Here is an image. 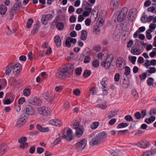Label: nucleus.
I'll use <instances>...</instances> for the list:
<instances>
[{
	"instance_id": "obj_31",
	"label": "nucleus",
	"mask_w": 156,
	"mask_h": 156,
	"mask_svg": "<svg viewBox=\"0 0 156 156\" xmlns=\"http://www.w3.org/2000/svg\"><path fill=\"white\" fill-rule=\"evenodd\" d=\"M102 80V81H101L100 82V83L102 86L103 87V88H107V85L106 83V82L107 81V77H105L103 78Z\"/></svg>"
},
{
	"instance_id": "obj_26",
	"label": "nucleus",
	"mask_w": 156,
	"mask_h": 156,
	"mask_svg": "<svg viewBox=\"0 0 156 156\" xmlns=\"http://www.w3.org/2000/svg\"><path fill=\"white\" fill-rule=\"evenodd\" d=\"M7 7L3 4L0 5V13L1 15H4L7 10Z\"/></svg>"
},
{
	"instance_id": "obj_58",
	"label": "nucleus",
	"mask_w": 156,
	"mask_h": 156,
	"mask_svg": "<svg viewBox=\"0 0 156 156\" xmlns=\"http://www.w3.org/2000/svg\"><path fill=\"white\" fill-rule=\"evenodd\" d=\"M73 93L74 95L79 96L80 95L81 92L79 89L77 88L73 90Z\"/></svg>"
},
{
	"instance_id": "obj_34",
	"label": "nucleus",
	"mask_w": 156,
	"mask_h": 156,
	"mask_svg": "<svg viewBox=\"0 0 156 156\" xmlns=\"http://www.w3.org/2000/svg\"><path fill=\"white\" fill-rule=\"evenodd\" d=\"M17 10L15 9V7L13 5L9 10L10 16H14L15 14L17 13Z\"/></svg>"
},
{
	"instance_id": "obj_63",
	"label": "nucleus",
	"mask_w": 156,
	"mask_h": 156,
	"mask_svg": "<svg viewBox=\"0 0 156 156\" xmlns=\"http://www.w3.org/2000/svg\"><path fill=\"white\" fill-rule=\"evenodd\" d=\"M21 144H22L20 145V148H22L23 149H24L25 147L27 148L28 146V143H27L25 142Z\"/></svg>"
},
{
	"instance_id": "obj_23",
	"label": "nucleus",
	"mask_w": 156,
	"mask_h": 156,
	"mask_svg": "<svg viewBox=\"0 0 156 156\" xmlns=\"http://www.w3.org/2000/svg\"><path fill=\"white\" fill-rule=\"evenodd\" d=\"M56 26L57 29L59 30H62L64 28V23L62 22H58L54 24V27Z\"/></svg>"
},
{
	"instance_id": "obj_13",
	"label": "nucleus",
	"mask_w": 156,
	"mask_h": 156,
	"mask_svg": "<svg viewBox=\"0 0 156 156\" xmlns=\"http://www.w3.org/2000/svg\"><path fill=\"white\" fill-rule=\"evenodd\" d=\"M34 108L30 105H26L24 107L23 112L29 115H33L35 113Z\"/></svg>"
},
{
	"instance_id": "obj_57",
	"label": "nucleus",
	"mask_w": 156,
	"mask_h": 156,
	"mask_svg": "<svg viewBox=\"0 0 156 156\" xmlns=\"http://www.w3.org/2000/svg\"><path fill=\"white\" fill-rule=\"evenodd\" d=\"M134 116L136 117V119L139 120L141 118H142L141 116L140 113L139 112H136Z\"/></svg>"
},
{
	"instance_id": "obj_53",
	"label": "nucleus",
	"mask_w": 156,
	"mask_h": 156,
	"mask_svg": "<svg viewBox=\"0 0 156 156\" xmlns=\"http://www.w3.org/2000/svg\"><path fill=\"white\" fill-rule=\"evenodd\" d=\"M147 10L148 12H151L156 14V10H155V8L153 6L148 8Z\"/></svg>"
},
{
	"instance_id": "obj_37",
	"label": "nucleus",
	"mask_w": 156,
	"mask_h": 156,
	"mask_svg": "<svg viewBox=\"0 0 156 156\" xmlns=\"http://www.w3.org/2000/svg\"><path fill=\"white\" fill-rule=\"evenodd\" d=\"M73 132L72 129L70 128L68 129L66 131V134L68 137H70L71 136H73V139L75 138V136L73 134Z\"/></svg>"
},
{
	"instance_id": "obj_61",
	"label": "nucleus",
	"mask_w": 156,
	"mask_h": 156,
	"mask_svg": "<svg viewBox=\"0 0 156 156\" xmlns=\"http://www.w3.org/2000/svg\"><path fill=\"white\" fill-rule=\"evenodd\" d=\"M90 92L91 94L94 95L96 94L97 93L96 90H95V88L94 87H92L90 89Z\"/></svg>"
},
{
	"instance_id": "obj_1",
	"label": "nucleus",
	"mask_w": 156,
	"mask_h": 156,
	"mask_svg": "<svg viewBox=\"0 0 156 156\" xmlns=\"http://www.w3.org/2000/svg\"><path fill=\"white\" fill-rule=\"evenodd\" d=\"M117 15V20L118 22L122 23L120 26L122 28V34L121 40L122 42L124 44L127 42L126 41L127 37L126 36L127 34V22L125 20L127 15V7H124L122 8L120 11H117L114 14V15Z\"/></svg>"
},
{
	"instance_id": "obj_25",
	"label": "nucleus",
	"mask_w": 156,
	"mask_h": 156,
	"mask_svg": "<svg viewBox=\"0 0 156 156\" xmlns=\"http://www.w3.org/2000/svg\"><path fill=\"white\" fill-rule=\"evenodd\" d=\"M88 33L86 30H83L81 31V35L80 37V39L82 40L85 41L87 38Z\"/></svg>"
},
{
	"instance_id": "obj_59",
	"label": "nucleus",
	"mask_w": 156,
	"mask_h": 156,
	"mask_svg": "<svg viewBox=\"0 0 156 156\" xmlns=\"http://www.w3.org/2000/svg\"><path fill=\"white\" fill-rule=\"evenodd\" d=\"M90 57L89 55L86 56L83 61L84 63H87L90 62Z\"/></svg>"
},
{
	"instance_id": "obj_6",
	"label": "nucleus",
	"mask_w": 156,
	"mask_h": 156,
	"mask_svg": "<svg viewBox=\"0 0 156 156\" xmlns=\"http://www.w3.org/2000/svg\"><path fill=\"white\" fill-rule=\"evenodd\" d=\"M116 65L117 67L119 68L120 70H122L125 68L124 74L127 76V66H125V62L122 58H117L116 61Z\"/></svg>"
},
{
	"instance_id": "obj_27",
	"label": "nucleus",
	"mask_w": 156,
	"mask_h": 156,
	"mask_svg": "<svg viewBox=\"0 0 156 156\" xmlns=\"http://www.w3.org/2000/svg\"><path fill=\"white\" fill-rule=\"evenodd\" d=\"M15 98V95L10 92H8L6 94L5 98H9L12 102H13Z\"/></svg>"
},
{
	"instance_id": "obj_42",
	"label": "nucleus",
	"mask_w": 156,
	"mask_h": 156,
	"mask_svg": "<svg viewBox=\"0 0 156 156\" xmlns=\"http://www.w3.org/2000/svg\"><path fill=\"white\" fill-rule=\"evenodd\" d=\"M82 69L81 67L77 68L75 70V73L76 75L80 76L82 73Z\"/></svg>"
},
{
	"instance_id": "obj_41",
	"label": "nucleus",
	"mask_w": 156,
	"mask_h": 156,
	"mask_svg": "<svg viewBox=\"0 0 156 156\" xmlns=\"http://www.w3.org/2000/svg\"><path fill=\"white\" fill-rule=\"evenodd\" d=\"M99 124V123L98 122H94L91 125V128L93 130H94L97 128Z\"/></svg>"
},
{
	"instance_id": "obj_44",
	"label": "nucleus",
	"mask_w": 156,
	"mask_h": 156,
	"mask_svg": "<svg viewBox=\"0 0 156 156\" xmlns=\"http://www.w3.org/2000/svg\"><path fill=\"white\" fill-rule=\"evenodd\" d=\"M3 104L5 105H9L13 102L9 98H5V97L3 100Z\"/></svg>"
},
{
	"instance_id": "obj_11",
	"label": "nucleus",
	"mask_w": 156,
	"mask_h": 156,
	"mask_svg": "<svg viewBox=\"0 0 156 156\" xmlns=\"http://www.w3.org/2000/svg\"><path fill=\"white\" fill-rule=\"evenodd\" d=\"M120 0H111L110 6V9L112 11L116 10L119 7Z\"/></svg>"
},
{
	"instance_id": "obj_30",
	"label": "nucleus",
	"mask_w": 156,
	"mask_h": 156,
	"mask_svg": "<svg viewBox=\"0 0 156 156\" xmlns=\"http://www.w3.org/2000/svg\"><path fill=\"white\" fill-rule=\"evenodd\" d=\"M83 12L82 15L84 17H87L91 13L92 11V8H88L87 9H85Z\"/></svg>"
},
{
	"instance_id": "obj_38",
	"label": "nucleus",
	"mask_w": 156,
	"mask_h": 156,
	"mask_svg": "<svg viewBox=\"0 0 156 156\" xmlns=\"http://www.w3.org/2000/svg\"><path fill=\"white\" fill-rule=\"evenodd\" d=\"M30 93L31 90L30 89L25 88L23 90V94L25 96H29L30 95Z\"/></svg>"
},
{
	"instance_id": "obj_55",
	"label": "nucleus",
	"mask_w": 156,
	"mask_h": 156,
	"mask_svg": "<svg viewBox=\"0 0 156 156\" xmlns=\"http://www.w3.org/2000/svg\"><path fill=\"white\" fill-rule=\"evenodd\" d=\"M27 140V138L26 137L23 136L18 141V142L20 144L24 143Z\"/></svg>"
},
{
	"instance_id": "obj_54",
	"label": "nucleus",
	"mask_w": 156,
	"mask_h": 156,
	"mask_svg": "<svg viewBox=\"0 0 156 156\" xmlns=\"http://www.w3.org/2000/svg\"><path fill=\"white\" fill-rule=\"evenodd\" d=\"M130 56H129L128 58L129 60L133 64H135V62L136 60V56H132L130 58Z\"/></svg>"
},
{
	"instance_id": "obj_8",
	"label": "nucleus",
	"mask_w": 156,
	"mask_h": 156,
	"mask_svg": "<svg viewBox=\"0 0 156 156\" xmlns=\"http://www.w3.org/2000/svg\"><path fill=\"white\" fill-rule=\"evenodd\" d=\"M137 10L135 8H132L129 10L127 15V20L130 22H133L137 15Z\"/></svg>"
},
{
	"instance_id": "obj_12",
	"label": "nucleus",
	"mask_w": 156,
	"mask_h": 156,
	"mask_svg": "<svg viewBox=\"0 0 156 156\" xmlns=\"http://www.w3.org/2000/svg\"><path fill=\"white\" fill-rule=\"evenodd\" d=\"M37 110L39 113L42 115L48 116L50 115L51 112L47 107H40L38 108Z\"/></svg>"
},
{
	"instance_id": "obj_28",
	"label": "nucleus",
	"mask_w": 156,
	"mask_h": 156,
	"mask_svg": "<svg viewBox=\"0 0 156 156\" xmlns=\"http://www.w3.org/2000/svg\"><path fill=\"white\" fill-rule=\"evenodd\" d=\"M120 82L122 86L124 88H127V81L126 78H121Z\"/></svg>"
},
{
	"instance_id": "obj_22",
	"label": "nucleus",
	"mask_w": 156,
	"mask_h": 156,
	"mask_svg": "<svg viewBox=\"0 0 156 156\" xmlns=\"http://www.w3.org/2000/svg\"><path fill=\"white\" fill-rule=\"evenodd\" d=\"M156 117L154 116H150L149 118H146L144 122L148 124H150L153 122L155 119Z\"/></svg>"
},
{
	"instance_id": "obj_24",
	"label": "nucleus",
	"mask_w": 156,
	"mask_h": 156,
	"mask_svg": "<svg viewBox=\"0 0 156 156\" xmlns=\"http://www.w3.org/2000/svg\"><path fill=\"white\" fill-rule=\"evenodd\" d=\"M145 28L144 27H140L139 30H136V32L134 33L133 35V37L134 38H136L138 37V34L140 32H142L145 31Z\"/></svg>"
},
{
	"instance_id": "obj_36",
	"label": "nucleus",
	"mask_w": 156,
	"mask_h": 156,
	"mask_svg": "<svg viewBox=\"0 0 156 156\" xmlns=\"http://www.w3.org/2000/svg\"><path fill=\"white\" fill-rule=\"evenodd\" d=\"M91 74V71L90 70L86 69L83 74V77L85 78H87Z\"/></svg>"
},
{
	"instance_id": "obj_60",
	"label": "nucleus",
	"mask_w": 156,
	"mask_h": 156,
	"mask_svg": "<svg viewBox=\"0 0 156 156\" xmlns=\"http://www.w3.org/2000/svg\"><path fill=\"white\" fill-rule=\"evenodd\" d=\"M71 43L68 37L67 38L65 41V46L68 48L70 47L71 46Z\"/></svg>"
},
{
	"instance_id": "obj_17",
	"label": "nucleus",
	"mask_w": 156,
	"mask_h": 156,
	"mask_svg": "<svg viewBox=\"0 0 156 156\" xmlns=\"http://www.w3.org/2000/svg\"><path fill=\"white\" fill-rule=\"evenodd\" d=\"M112 61V58H111L110 61L105 60L103 61L101 64V65L103 66L105 69H108L110 66L111 64Z\"/></svg>"
},
{
	"instance_id": "obj_16",
	"label": "nucleus",
	"mask_w": 156,
	"mask_h": 156,
	"mask_svg": "<svg viewBox=\"0 0 156 156\" xmlns=\"http://www.w3.org/2000/svg\"><path fill=\"white\" fill-rule=\"evenodd\" d=\"M75 129L76 130V136L80 137L83 134L84 132V128L82 127H79Z\"/></svg>"
},
{
	"instance_id": "obj_21",
	"label": "nucleus",
	"mask_w": 156,
	"mask_h": 156,
	"mask_svg": "<svg viewBox=\"0 0 156 156\" xmlns=\"http://www.w3.org/2000/svg\"><path fill=\"white\" fill-rule=\"evenodd\" d=\"M12 63H10L8 64L6 68L5 71V73L6 75L8 76L10 74L12 69Z\"/></svg>"
},
{
	"instance_id": "obj_56",
	"label": "nucleus",
	"mask_w": 156,
	"mask_h": 156,
	"mask_svg": "<svg viewBox=\"0 0 156 156\" xmlns=\"http://www.w3.org/2000/svg\"><path fill=\"white\" fill-rule=\"evenodd\" d=\"M26 101L24 97H21L19 99L18 103L19 105L23 104Z\"/></svg>"
},
{
	"instance_id": "obj_49",
	"label": "nucleus",
	"mask_w": 156,
	"mask_h": 156,
	"mask_svg": "<svg viewBox=\"0 0 156 156\" xmlns=\"http://www.w3.org/2000/svg\"><path fill=\"white\" fill-rule=\"evenodd\" d=\"M99 61L97 59L94 60L92 62V66L94 67H98L99 66Z\"/></svg>"
},
{
	"instance_id": "obj_64",
	"label": "nucleus",
	"mask_w": 156,
	"mask_h": 156,
	"mask_svg": "<svg viewBox=\"0 0 156 156\" xmlns=\"http://www.w3.org/2000/svg\"><path fill=\"white\" fill-rule=\"evenodd\" d=\"M37 152L39 154H41L44 151L43 148L38 147L37 148Z\"/></svg>"
},
{
	"instance_id": "obj_19",
	"label": "nucleus",
	"mask_w": 156,
	"mask_h": 156,
	"mask_svg": "<svg viewBox=\"0 0 156 156\" xmlns=\"http://www.w3.org/2000/svg\"><path fill=\"white\" fill-rule=\"evenodd\" d=\"M36 127L37 129L41 132H47L49 130L48 127H43L39 124H37Z\"/></svg>"
},
{
	"instance_id": "obj_4",
	"label": "nucleus",
	"mask_w": 156,
	"mask_h": 156,
	"mask_svg": "<svg viewBox=\"0 0 156 156\" xmlns=\"http://www.w3.org/2000/svg\"><path fill=\"white\" fill-rule=\"evenodd\" d=\"M140 40L138 39L136 40L134 47H132L130 51L131 53L133 55H139L142 52L141 50L143 48V47L141 46L140 42H138Z\"/></svg>"
},
{
	"instance_id": "obj_7",
	"label": "nucleus",
	"mask_w": 156,
	"mask_h": 156,
	"mask_svg": "<svg viewBox=\"0 0 156 156\" xmlns=\"http://www.w3.org/2000/svg\"><path fill=\"white\" fill-rule=\"evenodd\" d=\"M87 143V140L83 139L75 144L76 150L78 152L82 151L86 147Z\"/></svg>"
},
{
	"instance_id": "obj_14",
	"label": "nucleus",
	"mask_w": 156,
	"mask_h": 156,
	"mask_svg": "<svg viewBox=\"0 0 156 156\" xmlns=\"http://www.w3.org/2000/svg\"><path fill=\"white\" fill-rule=\"evenodd\" d=\"M12 68L14 73L15 72V75L19 73L22 69V66L20 63H17L13 65L12 63Z\"/></svg>"
},
{
	"instance_id": "obj_32",
	"label": "nucleus",
	"mask_w": 156,
	"mask_h": 156,
	"mask_svg": "<svg viewBox=\"0 0 156 156\" xmlns=\"http://www.w3.org/2000/svg\"><path fill=\"white\" fill-rule=\"evenodd\" d=\"M83 6H85L84 7V9H87L88 8H91V7H91L92 6V4H90V3H88L87 2H86L85 1L83 0L82 4V7H83Z\"/></svg>"
},
{
	"instance_id": "obj_33",
	"label": "nucleus",
	"mask_w": 156,
	"mask_h": 156,
	"mask_svg": "<svg viewBox=\"0 0 156 156\" xmlns=\"http://www.w3.org/2000/svg\"><path fill=\"white\" fill-rule=\"evenodd\" d=\"M72 125L75 129L79 127H83V126L80 125V122L77 120L74 122L73 124H72Z\"/></svg>"
},
{
	"instance_id": "obj_51",
	"label": "nucleus",
	"mask_w": 156,
	"mask_h": 156,
	"mask_svg": "<svg viewBox=\"0 0 156 156\" xmlns=\"http://www.w3.org/2000/svg\"><path fill=\"white\" fill-rule=\"evenodd\" d=\"M127 127V123L122 122L119 124L117 126V128H124Z\"/></svg>"
},
{
	"instance_id": "obj_9",
	"label": "nucleus",
	"mask_w": 156,
	"mask_h": 156,
	"mask_svg": "<svg viewBox=\"0 0 156 156\" xmlns=\"http://www.w3.org/2000/svg\"><path fill=\"white\" fill-rule=\"evenodd\" d=\"M29 103L34 105H41L42 103V100L36 96L31 97L28 99Z\"/></svg>"
},
{
	"instance_id": "obj_10",
	"label": "nucleus",
	"mask_w": 156,
	"mask_h": 156,
	"mask_svg": "<svg viewBox=\"0 0 156 156\" xmlns=\"http://www.w3.org/2000/svg\"><path fill=\"white\" fill-rule=\"evenodd\" d=\"M42 96L48 102L51 104H54V96L49 92H45L42 94Z\"/></svg>"
},
{
	"instance_id": "obj_39",
	"label": "nucleus",
	"mask_w": 156,
	"mask_h": 156,
	"mask_svg": "<svg viewBox=\"0 0 156 156\" xmlns=\"http://www.w3.org/2000/svg\"><path fill=\"white\" fill-rule=\"evenodd\" d=\"M0 84H1L3 88H5L7 85V81L5 78L0 79Z\"/></svg>"
},
{
	"instance_id": "obj_62",
	"label": "nucleus",
	"mask_w": 156,
	"mask_h": 156,
	"mask_svg": "<svg viewBox=\"0 0 156 156\" xmlns=\"http://www.w3.org/2000/svg\"><path fill=\"white\" fill-rule=\"evenodd\" d=\"M35 150V147L34 146H33L30 147L29 150V153L31 154H33Z\"/></svg>"
},
{
	"instance_id": "obj_15",
	"label": "nucleus",
	"mask_w": 156,
	"mask_h": 156,
	"mask_svg": "<svg viewBox=\"0 0 156 156\" xmlns=\"http://www.w3.org/2000/svg\"><path fill=\"white\" fill-rule=\"evenodd\" d=\"M8 148V146L5 144L0 145V156L3 155L7 152Z\"/></svg>"
},
{
	"instance_id": "obj_40",
	"label": "nucleus",
	"mask_w": 156,
	"mask_h": 156,
	"mask_svg": "<svg viewBox=\"0 0 156 156\" xmlns=\"http://www.w3.org/2000/svg\"><path fill=\"white\" fill-rule=\"evenodd\" d=\"M33 23V20L32 19L30 18L28 19L26 24V27L28 28H31Z\"/></svg>"
},
{
	"instance_id": "obj_18",
	"label": "nucleus",
	"mask_w": 156,
	"mask_h": 156,
	"mask_svg": "<svg viewBox=\"0 0 156 156\" xmlns=\"http://www.w3.org/2000/svg\"><path fill=\"white\" fill-rule=\"evenodd\" d=\"M54 40L57 47H59L61 46L62 41L60 37L58 35L55 36Z\"/></svg>"
},
{
	"instance_id": "obj_5",
	"label": "nucleus",
	"mask_w": 156,
	"mask_h": 156,
	"mask_svg": "<svg viewBox=\"0 0 156 156\" xmlns=\"http://www.w3.org/2000/svg\"><path fill=\"white\" fill-rule=\"evenodd\" d=\"M29 115L24 113L21 115L16 122V126L17 127H20L25 124L28 119Z\"/></svg>"
},
{
	"instance_id": "obj_20",
	"label": "nucleus",
	"mask_w": 156,
	"mask_h": 156,
	"mask_svg": "<svg viewBox=\"0 0 156 156\" xmlns=\"http://www.w3.org/2000/svg\"><path fill=\"white\" fill-rule=\"evenodd\" d=\"M40 23V21L38 20H37L36 23L34 24L33 29L32 30V31L34 34H35L38 31L40 26L39 25Z\"/></svg>"
},
{
	"instance_id": "obj_50",
	"label": "nucleus",
	"mask_w": 156,
	"mask_h": 156,
	"mask_svg": "<svg viewBox=\"0 0 156 156\" xmlns=\"http://www.w3.org/2000/svg\"><path fill=\"white\" fill-rule=\"evenodd\" d=\"M147 72L143 73L142 75H139V77L141 80L143 81L147 77Z\"/></svg>"
},
{
	"instance_id": "obj_43",
	"label": "nucleus",
	"mask_w": 156,
	"mask_h": 156,
	"mask_svg": "<svg viewBox=\"0 0 156 156\" xmlns=\"http://www.w3.org/2000/svg\"><path fill=\"white\" fill-rule=\"evenodd\" d=\"M154 81V79L152 77H149L147 81V85L150 86L153 85V82Z\"/></svg>"
},
{
	"instance_id": "obj_46",
	"label": "nucleus",
	"mask_w": 156,
	"mask_h": 156,
	"mask_svg": "<svg viewBox=\"0 0 156 156\" xmlns=\"http://www.w3.org/2000/svg\"><path fill=\"white\" fill-rule=\"evenodd\" d=\"M141 143L142 144L143 148H145L149 146V143L147 140L142 141Z\"/></svg>"
},
{
	"instance_id": "obj_3",
	"label": "nucleus",
	"mask_w": 156,
	"mask_h": 156,
	"mask_svg": "<svg viewBox=\"0 0 156 156\" xmlns=\"http://www.w3.org/2000/svg\"><path fill=\"white\" fill-rule=\"evenodd\" d=\"M107 133L103 131L98 133L94 136L89 142V145L91 147L97 145L101 142L105 141L107 138Z\"/></svg>"
},
{
	"instance_id": "obj_2",
	"label": "nucleus",
	"mask_w": 156,
	"mask_h": 156,
	"mask_svg": "<svg viewBox=\"0 0 156 156\" xmlns=\"http://www.w3.org/2000/svg\"><path fill=\"white\" fill-rule=\"evenodd\" d=\"M74 65V63H69L61 67L56 74V77L62 80L66 77H71L73 75Z\"/></svg>"
},
{
	"instance_id": "obj_29",
	"label": "nucleus",
	"mask_w": 156,
	"mask_h": 156,
	"mask_svg": "<svg viewBox=\"0 0 156 156\" xmlns=\"http://www.w3.org/2000/svg\"><path fill=\"white\" fill-rule=\"evenodd\" d=\"M13 6L15 7V9L18 11H20L21 8L22 7L23 5L21 4V2H16L13 5Z\"/></svg>"
},
{
	"instance_id": "obj_52",
	"label": "nucleus",
	"mask_w": 156,
	"mask_h": 156,
	"mask_svg": "<svg viewBox=\"0 0 156 156\" xmlns=\"http://www.w3.org/2000/svg\"><path fill=\"white\" fill-rule=\"evenodd\" d=\"M63 137L66 139L67 141H70L73 139V136H71L69 138L67 135H66L65 134H63Z\"/></svg>"
},
{
	"instance_id": "obj_48",
	"label": "nucleus",
	"mask_w": 156,
	"mask_h": 156,
	"mask_svg": "<svg viewBox=\"0 0 156 156\" xmlns=\"http://www.w3.org/2000/svg\"><path fill=\"white\" fill-rule=\"evenodd\" d=\"M147 73H148L151 74L154 73L156 72V69L154 67H151L150 68L149 70H147L146 71Z\"/></svg>"
},
{
	"instance_id": "obj_47",
	"label": "nucleus",
	"mask_w": 156,
	"mask_h": 156,
	"mask_svg": "<svg viewBox=\"0 0 156 156\" xmlns=\"http://www.w3.org/2000/svg\"><path fill=\"white\" fill-rule=\"evenodd\" d=\"M105 20L103 18H101L100 20L97 23V27H99L103 26L104 22Z\"/></svg>"
},
{
	"instance_id": "obj_45",
	"label": "nucleus",
	"mask_w": 156,
	"mask_h": 156,
	"mask_svg": "<svg viewBox=\"0 0 156 156\" xmlns=\"http://www.w3.org/2000/svg\"><path fill=\"white\" fill-rule=\"evenodd\" d=\"M48 20V19L45 15L42 16L41 18V22L43 24L45 25L47 24Z\"/></svg>"
},
{
	"instance_id": "obj_35",
	"label": "nucleus",
	"mask_w": 156,
	"mask_h": 156,
	"mask_svg": "<svg viewBox=\"0 0 156 156\" xmlns=\"http://www.w3.org/2000/svg\"><path fill=\"white\" fill-rule=\"evenodd\" d=\"M60 20V15H57L55 19L52 22L51 27V28H54V24L58 23V21Z\"/></svg>"
}]
</instances>
